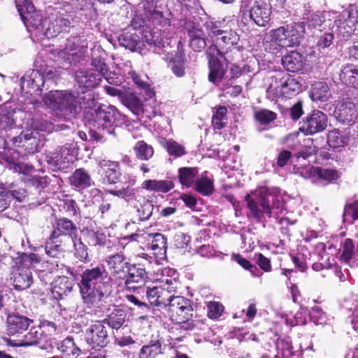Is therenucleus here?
Masks as SVG:
<instances>
[{
  "mask_svg": "<svg viewBox=\"0 0 358 358\" xmlns=\"http://www.w3.org/2000/svg\"><path fill=\"white\" fill-rule=\"evenodd\" d=\"M110 277L103 264H91L83 270L78 282L83 302L99 307V303L110 294Z\"/></svg>",
  "mask_w": 358,
  "mask_h": 358,
  "instance_id": "nucleus-1",
  "label": "nucleus"
},
{
  "mask_svg": "<svg viewBox=\"0 0 358 358\" xmlns=\"http://www.w3.org/2000/svg\"><path fill=\"white\" fill-rule=\"evenodd\" d=\"M169 300L170 319L178 327L177 329L185 331L194 330L196 323L193 320L192 302L182 296H171Z\"/></svg>",
  "mask_w": 358,
  "mask_h": 358,
  "instance_id": "nucleus-2",
  "label": "nucleus"
},
{
  "mask_svg": "<svg viewBox=\"0 0 358 358\" xmlns=\"http://www.w3.org/2000/svg\"><path fill=\"white\" fill-rule=\"evenodd\" d=\"M85 117L94 127L112 134L115 133V127L117 125L121 114L112 105L101 104L94 110H87Z\"/></svg>",
  "mask_w": 358,
  "mask_h": 358,
  "instance_id": "nucleus-3",
  "label": "nucleus"
},
{
  "mask_svg": "<svg viewBox=\"0 0 358 358\" xmlns=\"http://www.w3.org/2000/svg\"><path fill=\"white\" fill-rule=\"evenodd\" d=\"M305 25L303 22H292L268 33L271 41L280 48H293L298 46L303 38Z\"/></svg>",
  "mask_w": 358,
  "mask_h": 358,
  "instance_id": "nucleus-4",
  "label": "nucleus"
},
{
  "mask_svg": "<svg viewBox=\"0 0 358 358\" xmlns=\"http://www.w3.org/2000/svg\"><path fill=\"white\" fill-rule=\"evenodd\" d=\"M45 103L54 110L73 115L77 114L76 94L71 91H51L45 97Z\"/></svg>",
  "mask_w": 358,
  "mask_h": 358,
  "instance_id": "nucleus-5",
  "label": "nucleus"
},
{
  "mask_svg": "<svg viewBox=\"0 0 358 358\" xmlns=\"http://www.w3.org/2000/svg\"><path fill=\"white\" fill-rule=\"evenodd\" d=\"M327 124V115L320 110H314L303 117L299 130L306 136L314 135L324 131Z\"/></svg>",
  "mask_w": 358,
  "mask_h": 358,
  "instance_id": "nucleus-6",
  "label": "nucleus"
},
{
  "mask_svg": "<svg viewBox=\"0 0 358 358\" xmlns=\"http://www.w3.org/2000/svg\"><path fill=\"white\" fill-rule=\"evenodd\" d=\"M85 338L92 349L100 350L110 341L106 327L101 321L92 324L85 331Z\"/></svg>",
  "mask_w": 358,
  "mask_h": 358,
  "instance_id": "nucleus-7",
  "label": "nucleus"
},
{
  "mask_svg": "<svg viewBox=\"0 0 358 358\" xmlns=\"http://www.w3.org/2000/svg\"><path fill=\"white\" fill-rule=\"evenodd\" d=\"M259 203L262 207V210L259 208L257 202L252 199L249 194H248L245 197V200L247 202V206L250 209L252 216L257 222H259L262 220L264 213L267 215L268 217H271L272 207L271 202L273 201L274 196L266 191H262L259 194Z\"/></svg>",
  "mask_w": 358,
  "mask_h": 358,
  "instance_id": "nucleus-8",
  "label": "nucleus"
},
{
  "mask_svg": "<svg viewBox=\"0 0 358 358\" xmlns=\"http://www.w3.org/2000/svg\"><path fill=\"white\" fill-rule=\"evenodd\" d=\"M244 12L249 13L250 20L259 27H266L272 13V7L262 0H256L251 5L244 7Z\"/></svg>",
  "mask_w": 358,
  "mask_h": 358,
  "instance_id": "nucleus-9",
  "label": "nucleus"
},
{
  "mask_svg": "<svg viewBox=\"0 0 358 358\" xmlns=\"http://www.w3.org/2000/svg\"><path fill=\"white\" fill-rule=\"evenodd\" d=\"M32 322L31 319L18 311L10 312L6 316V334L9 336H18L25 332Z\"/></svg>",
  "mask_w": 358,
  "mask_h": 358,
  "instance_id": "nucleus-10",
  "label": "nucleus"
},
{
  "mask_svg": "<svg viewBox=\"0 0 358 358\" xmlns=\"http://www.w3.org/2000/svg\"><path fill=\"white\" fill-rule=\"evenodd\" d=\"M357 22V10L348 8L343 10L335 20L334 27H336V31L343 36H350L355 31Z\"/></svg>",
  "mask_w": 358,
  "mask_h": 358,
  "instance_id": "nucleus-11",
  "label": "nucleus"
},
{
  "mask_svg": "<svg viewBox=\"0 0 358 358\" xmlns=\"http://www.w3.org/2000/svg\"><path fill=\"white\" fill-rule=\"evenodd\" d=\"M71 150L66 146H59L55 151L44 154V159L54 170H59L66 166V164L73 162Z\"/></svg>",
  "mask_w": 358,
  "mask_h": 358,
  "instance_id": "nucleus-12",
  "label": "nucleus"
},
{
  "mask_svg": "<svg viewBox=\"0 0 358 358\" xmlns=\"http://www.w3.org/2000/svg\"><path fill=\"white\" fill-rule=\"evenodd\" d=\"M128 274L124 280V286L127 289L136 291L141 288L148 278V272L145 268L139 264H131Z\"/></svg>",
  "mask_w": 358,
  "mask_h": 358,
  "instance_id": "nucleus-13",
  "label": "nucleus"
},
{
  "mask_svg": "<svg viewBox=\"0 0 358 358\" xmlns=\"http://www.w3.org/2000/svg\"><path fill=\"white\" fill-rule=\"evenodd\" d=\"M103 169V183L107 185H115L118 183L122 176L121 165L118 161L102 159L99 163Z\"/></svg>",
  "mask_w": 358,
  "mask_h": 358,
  "instance_id": "nucleus-14",
  "label": "nucleus"
},
{
  "mask_svg": "<svg viewBox=\"0 0 358 358\" xmlns=\"http://www.w3.org/2000/svg\"><path fill=\"white\" fill-rule=\"evenodd\" d=\"M107 264L111 275L115 280H123L129 271L131 263L127 261V257L121 253H116L108 257Z\"/></svg>",
  "mask_w": 358,
  "mask_h": 358,
  "instance_id": "nucleus-15",
  "label": "nucleus"
},
{
  "mask_svg": "<svg viewBox=\"0 0 358 358\" xmlns=\"http://www.w3.org/2000/svg\"><path fill=\"white\" fill-rule=\"evenodd\" d=\"M51 234L62 239L67 236L72 240L78 236V228L76 223L67 217H56Z\"/></svg>",
  "mask_w": 358,
  "mask_h": 358,
  "instance_id": "nucleus-16",
  "label": "nucleus"
},
{
  "mask_svg": "<svg viewBox=\"0 0 358 358\" xmlns=\"http://www.w3.org/2000/svg\"><path fill=\"white\" fill-rule=\"evenodd\" d=\"M157 13L154 14V16L146 15L145 12L143 13L136 12L130 25L136 30H141L145 31L148 29H153L159 27H165L160 21L157 20Z\"/></svg>",
  "mask_w": 358,
  "mask_h": 358,
  "instance_id": "nucleus-17",
  "label": "nucleus"
},
{
  "mask_svg": "<svg viewBox=\"0 0 358 358\" xmlns=\"http://www.w3.org/2000/svg\"><path fill=\"white\" fill-rule=\"evenodd\" d=\"M178 50L174 55L168 56L166 59L167 67L172 73L178 78H182L185 75V52L182 49L181 41L178 43Z\"/></svg>",
  "mask_w": 358,
  "mask_h": 358,
  "instance_id": "nucleus-18",
  "label": "nucleus"
},
{
  "mask_svg": "<svg viewBox=\"0 0 358 358\" xmlns=\"http://www.w3.org/2000/svg\"><path fill=\"white\" fill-rule=\"evenodd\" d=\"M103 76L93 69L79 70L76 73V81L80 88L92 90L96 87L101 81Z\"/></svg>",
  "mask_w": 358,
  "mask_h": 358,
  "instance_id": "nucleus-19",
  "label": "nucleus"
},
{
  "mask_svg": "<svg viewBox=\"0 0 358 358\" xmlns=\"http://www.w3.org/2000/svg\"><path fill=\"white\" fill-rule=\"evenodd\" d=\"M337 117L343 123L352 124L358 116L356 105L350 99L343 100L336 107Z\"/></svg>",
  "mask_w": 358,
  "mask_h": 358,
  "instance_id": "nucleus-20",
  "label": "nucleus"
},
{
  "mask_svg": "<svg viewBox=\"0 0 358 358\" xmlns=\"http://www.w3.org/2000/svg\"><path fill=\"white\" fill-rule=\"evenodd\" d=\"M74 285L73 280L69 277L58 276L51 283V290L54 298L58 301L64 299L72 292Z\"/></svg>",
  "mask_w": 358,
  "mask_h": 358,
  "instance_id": "nucleus-21",
  "label": "nucleus"
},
{
  "mask_svg": "<svg viewBox=\"0 0 358 358\" xmlns=\"http://www.w3.org/2000/svg\"><path fill=\"white\" fill-rule=\"evenodd\" d=\"M187 27V35L189 38V46L195 52H201L206 46L205 34L199 24L189 22Z\"/></svg>",
  "mask_w": 358,
  "mask_h": 358,
  "instance_id": "nucleus-22",
  "label": "nucleus"
},
{
  "mask_svg": "<svg viewBox=\"0 0 358 358\" xmlns=\"http://www.w3.org/2000/svg\"><path fill=\"white\" fill-rule=\"evenodd\" d=\"M12 142L14 146L22 149L27 154H34L38 151L39 138L33 135V133L23 134L13 137Z\"/></svg>",
  "mask_w": 358,
  "mask_h": 358,
  "instance_id": "nucleus-23",
  "label": "nucleus"
},
{
  "mask_svg": "<svg viewBox=\"0 0 358 358\" xmlns=\"http://www.w3.org/2000/svg\"><path fill=\"white\" fill-rule=\"evenodd\" d=\"M69 181L70 185L78 191L88 189L94 184L90 173L85 168L76 169Z\"/></svg>",
  "mask_w": 358,
  "mask_h": 358,
  "instance_id": "nucleus-24",
  "label": "nucleus"
},
{
  "mask_svg": "<svg viewBox=\"0 0 358 358\" xmlns=\"http://www.w3.org/2000/svg\"><path fill=\"white\" fill-rule=\"evenodd\" d=\"M281 60L284 69L292 73L302 71L306 62L303 55L297 51H291L283 56Z\"/></svg>",
  "mask_w": 358,
  "mask_h": 358,
  "instance_id": "nucleus-25",
  "label": "nucleus"
},
{
  "mask_svg": "<svg viewBox=\"0 0 358 358\" xmlns=\"http://www.w3.org/2000/svg\"><path fill=\"white\" fill-rule=\"evenodd\" d=\"M279 83L278 87L285 98L290 99L301 92V85L289 74H285L280 78Z\"/></svg>",
  "mask_w": 358,
  "mask_h": 358,
  "instance_id": "nucleus-26",
  "label": "nucleus"
},
{
  "mask_svg": "<svg viewBox=\"0 0 358 358\" xmlns=\"http://www.w3.org/2000/svg\"><path fill=\"white\" fill-rule=\"evenodd\" d=\"M164 349L161 339H152L140 349L138 358H159L164 355Z\"/></svg>",
  "mask_w": 358,
  "mask_h": 358,
  "instance_id": "nucleus-27",
  "label": "nucleus"
},
{
  "mask_svg": "<svg viewBox=\"0 0 358 358\" xmlns=\"http://www.w3.org/2000/svg\"><path fill=\"white\" fill-rule=\"evenodd\" d=\"M148 244L150 249L153 251V254L159 259L166 257L168 248L167 239L166 236L160 233L148 234Z\"/></svg>",
  "mask_w": 358,
  "mask_h": 358,
  "instance_id": "nucleus-28",
  "label": "nucleus"
},
{
  "mask_svg": "<svg viewBox=\"0 0 358 358\" xmlns=\"http://www.w3.org/2000/svg\"><path fill=\"white\" fill-rule=\"evenodd\" d=\"M141 187L149 192L166 194L175 187V183L171 180L148 179L142 182Z\"/></svg>",
  "mask_w": 358,
  "mask_h": 358,
  "instance_id": "nucleus-29",
  "label": "nucleus"
},
{
  "mask_svg": "<svg viewBox=\"0 0 358 358\" xmlns=\"http://www.w3.org/2000/svg\"><path fill=\"white\" fill-rule=\"evenodd\" d=\"M33 282L32 274L29 268L18 267L13 274V285L16 290H24Z\"/></svg>",
  "mask_w": 358,
  "mask_h": 358,
  "instance_id": "nucleus-30",
  "label": "nucleus"
},
{
  "mask_svg": "<svg viewBox=\"0 0 358 358\" xmlns=\"http://www.w3.org/2000/svg\"><path fill=\"white\" fill-rule=\"evenodd\" d=\"M71 24V22L69 17L62 13H58L55 18L50 22L47 31L51 34L52 37L57 36L61 33L69 32Z\"/></svg>",
  "mask_w": 358,
  "mask_h": 358,
  "instance_id": "nucleus-31",
  "label": "nucleus"
},
{
  "mask_svg": "<svg viewBox=\"0 0 358 358\" xmlns=\"http://www.w3.org/2000/svg\"><path fill=\"white\" fill-rule=\"evenodd\" d=\"M118 41L121 46L124 47L132 52L136 51L141 52L144 47L143 41L140 39L138 35L124 32L120 35Z\"/></svg>",
  "mask_w": 358,
  "mask_h": 358,
  "instance_id": "nucleus-32",
  "label": "nucleus"
},
{
  "mask_svg": "<svg viewBox=\"0 0 358 358\" xmlns=\"http://www.w3.org/2000/svg\"><path fill=\"white\" fill-rule=\"evenodd\" d=\"M136 181L137 180L135 176L128 175L126 182V183H127V187H123L120 189H106L105 192L129 201V199L135 196V189L131 187L136 185Z\"/></svg>",
  "mask_w": 358,
  "mask_h": 358,
  "instance_id": "nucleus-33",
  "label": "nucleus"
},
{
  "mask_svg": "<svg viewBox=\"0 0 358 358\" xmlns=\"http://www.w3.org/2000/svg\"><path fill=\"white\" fill-rule=\"evenodd\" d=\"M162 0H141L143 11L145 12L146 15L154 16V14L158 15L157 20L160 21L165 25L170 24L169 20L164 16V13L159 10L162 7L161 1Z\"/></svg>",
  "mask_w": 358,
  "mask_h": 358,
  "instance_id": "nucleus-34",
  "label": "nucleus"
},
{
  "mask_svg": "<svg viewBox=\"0 0 358 358\" xmlns=\"http://www.w3.org/2000/svg\"><path fill=\"white\" fill-rule=\"evenodd\" d=\"M2 340L8 346L23 347L37 345L39 343V336L38 331L33 329L23 336L22 339L12 340L8 337H2Z\"/></svg>",
  "mask_w": 358,
  "mask_h": 358,
  "instance_id": "nucleus-35",
  "label": "nucleus"
},
{
  "mask_svg": "<svg viewBox=\"0 0 358 358\" xmlns=\"http://www.w3.org/2000/svg\"><path fill=\"white\" fill-rule=\"evenodd\" d=\"M75 94L77 102V113L78 112V108L91 110L96 108V102L94 93L92 90H83L80 92Z\"/></svg>",
  "mask_w": 358,
  "mask_h": 358,
  "instance_id": "nucleus-36",
  "label": "nucleus"
},
{
  "mask_svg": "<svg viewBox=\"0 0 358 358\" xmlns=\"http://www.w3.org/2000/svg\"><path fill=\"white\" fill-rule=\"evenodd\" d=\"M199 174V169L197 167L183 166L178 170V178L179 182L182 187L187 188L194 185L196 177Z\"/></svg>",
  "mask_w": 358,
  "mask_h": 358,
  "instance_id": "nucleus-37",
  "label": "nucleus"
},
{
  "mask_svg": "<svg viewBox=\"0 0 358 358\" xmlns=\"http://www.w3.org/2000/svg\"><path fill=\"white\" fill-rule=\"evenodd\" d=\"M105 56L106 52L103 49H93L92 51L91 65L94 67V70L100 73L101 76L108 80V78H106V76L108 74L109 69L105 62Z\"/></svg>",
  "mask_w": 358,
  "mask_h": 358,
  "instance_id": "nucleus-38",
  "label": "nucleus"
},
{
  "mask_svg": "<svg viewBox=\"0 0 358 358\" xmlns=\"http://www.w3.org/2000/svg\"><path fill=\"white\" fill-rule=\"evenodd\" d=\"M228 109L225 106H215L213 108L212 126L214 130H221L227 124Z\"/></svg>",
  "mask_w": 358,
  "mask_h": 358,
  "instance_id": "nucleus-39",
  "label": "nucleus"
},
{
  "mask_svg": "<svg viewBox=\"0 0 358 358\" xmlns=\"http://www.w3.org/2000/svg\"><path fill=\"white\" fill-rule=\"evenodd\" d=\"M57 348L66 358H77L82 353L71 336L64 338Z\"/></svg>",
  "mask_w": 358,
  "mask_h": 358,
  "instance_id": "nucleus-40",
  "label": "nucleus"
},
{
  "mask_svg": "<svg viewBox=\"0 0 358 358\" xmlns=\"http://www.w3.org/2000/svg\"><path fill=\"white\" fill-rule=\"evenodd\" d=\"M159 143L166 150L168 154L174 158H179L187 154L185 148L172 138L166 139L162 138L159 141Z\"/></svg>",
  "mask_w": 358,
  "mask_h": 358,
  "instance_id": "nucleus-41",
  "label": "nucleus"
},
{
  "mask_svg": "<svg viewBox=\"0 0 358 358\" xmlns=\"http://www.w3.org/2000/svg\"><path fill=\"white\" fill-rule=\"evenodd\" d=\"M340 79L347 85L354 87L358 81V65L347 64L343 66Z\"/></svg>",
  "mask_w": 358,
  "mask_h": 358,
  "instance_id": "nucleus-42",
  "label": "nucleus"
},
{
  "mask_svg": "<svg viewBox=\"0 0 358 358\" xmlns=\"http://www.w3.org/2000/svg\"><path fill=\"white\" fill-rule=\"evenodd\" d=\"M64 241L62 238L50 234L45 243V253L51 257H57L64 250Z\"/></svg>",
  "mask_w": 358,
  "mask_h": 358,
  "instance_id": "nucleus-43",
  "label": "nucleus"
},
{
  "mask_svg": "<svg viewBox=\"0 0 358 358\" xmlns=\"http://www.w3.org/2000/svg\"><path fill=\"white\" fill-rule=\"evenodd\" d=\"M126 313L122 309H115L101 322L114 329H119L125 322Z\"/></svg>",
  "mask_w": 358,
  "mask_h": 358,
  "instance_id": "nucleus-44",
  "label": "nucleus"
},
{
  "mask_svg": "<svg viewBox=\"0 0 358 358\" xmlns=\"http://www.w3.org/2000/svg\"><path fill=\"white\" fill-rule=\"evenodd\" d=\"M133 149L136 158L142 161L150 159L155 153L153 147L144 141L136 142Z\"/></svg>",
  "mask_w": 358,
  "mask_h": 358,
  "instance_id": "nucleus-45",
  "label": "nucleus"
},
{
  "mask_svg": "<svg viewBox=\"0 0 358 358\" xmlns=\"http://www.w3.org/2000/svg\"><path fill=\"white\" fill-rule=\"evenodd\" d=\"M329 96V88L326 83L315 82L312 85L310 96L313 100L326 101Z\"/></svg>",
  "mask_w": 358,
  "mask_h": 358,
  "instance_id": "nucleus-46",
  "label": "nucleus"
},
{
  "mask_svg": "<svg viewBox=\"0 0 358 358\" xmlns=\"http://www.w3.org/2000/svg\"><path fill=\"white\" fill-rule=\"evenodd\" d=\"M238 41L239 36L236 32L224 31L220 37L217 38V43L220 48L227 52L233 46L237 45Z\"/></svg>",
  "mask_w": 358,
  "mask_h": 358,
  "instance_id": "nucleus-47",
  "label": "nucleus"
},
{
  "mask_svg": "<svg viewBox=\"0 0 358 358\" xmlns=\"http://www.w3.org/2000/svg\"><path fill=\"white\" fill-rule=\"evenodd\" d=\"M276 350L285 358H294L299 356L300 352L294 351L291 340L288 338L278 339L275 344Z\"/></svg>",
  "mask_w": 358,
  "mask_h": 358,
  "instance_id": "nucleus-48",
  "label": "nucleus"
},
{
  "mask_svg": "<svg viewBox=\"0 0 358 358\" xmlns=\"http://www.w3.org/2000/svg\"><path fill=\"white\" fill-rule=\"evenodd\" d=\"M341 177V173L336 169H325L317 166L316 181L324 182L326 184L332 183Z\"/></svg>",
  "mask_w": 358,
  "mask_h": 358,
  "instance_id": "nucleus-49",
  "label": "nucleus"
},
{
  "mask_svg": "<svg viewBox=\"0 0 358 358\" xmlns=\"http://www.w3.org/2000/svg\"><path fill=\"white\" fill-rule=\"evenodd\" d=\"M122 102L135 115H139L143 103L136 94L134 93L124 94L122 96Z\"/></svg>",
  "mask_w": 358,
  "mask_h": 358,
  "instance_id": "nucleus-50",
  "label": "nucleus"
},
{
  "mask_svg": "<svg viewBox=\"0 0 358 358\" xmlns=\"http://www.w3.org/2000/svg\"><path fill=\"white\" fill-rule=\"evenodd\" d=\"M24 84L27 83V87L38 90L44 85L43 76L38 70H32L29 75H26L21 79Z\"/></svg>",
  "mask_w": 358,
  "mask_h": 358,
  "instance_id": "nucleus-51",
  "label": "nucleus"
},
{
  "mask_svg": "<svg viewBox=\"0 0 358 358\" xmlns=\"http://www.w3.org/2000/svg\"><path fill=\"white\" fill-rule=\"evenodd\" d=\"M276 113L268 109L262 108L256 110L253 114L254 120L261 125L266 126L277 119Z\"/></svg>",
  "mask_w": 358,
  "mask_h": 358,
  "instance_id": "nucleus-52",
  "label": "nucleus"
},
{
  "mask_svg": "<svg viewBox=\"0 0 358 358\" xmlns=\"http://www.w3.org/2000/svg\"><path fill=\"white\" fill-rule=\"evenodd\" d=\"M327 143L329 147L334 149L344 148L346 144L345 136L338 129H334L329 131L327 134Z\"/></svg>",
  "mask_w": 358,
  "mask_h": 358,
  "instance_id": "nucleus-53",
  "label": "nucleus"
},
{
  "mask_svg": "<svg viewBox=\"0 0 358 358\" xmlns=\"http://www.w3.org/2000/svg\"><path fill=\"white\" fill-rule=\"evenodd\" d=\"M194 185L195 191L203 196H210L214 191L213 182L207 177L196 179Z\"/></svg>",
  "mask_w": 358,
  "mask_h": 358,
  "instance_id": "nucleus-54",
  "label": "nucleus"
},
{
  "mask_svg": "<svg viewBox=\"0 0 358 358\" xmlns=\"http://www.w3.org/2000/svg\"><path fill=\"white\" fill-rule=\"evenodd\" d=\"M73 243L74 255L80 262H87L89 261V253L87 245L83 242L81 238L76 236L71 240Z\"/></svg>",
  "mask_w": 358,
  "mask_h": 358,
  "instance_id": "nucleus-55",
  "label": "nucleus"
},
{
  "mask_svg": "<svg viewBox=\"0 0 358 358\" xmlns=\"http://www.w3.org/2000/svg\"><path fill=\"white\" fill-rule=\"evenodd\" d=\"M158 114V108L155 104L145 103L142 104L139 115L137 117L140 120H143L145 122L151 120Z\"/></svg>",
  "mask_w": 358,
  "mask_h": 358,
  "instance_id": "nucleus-56",
  "label": "nucleus"
},
{
  "mask_svg": "<svg viewBox=\"0 0 358 358\" xmlns=\"http://www.w3.org/2000/svg\"><path fill=\"white\" fill-rule=\"evenodd\" d=\"M85 241L90 246H103L106 242V237L103 234L95 233L87 230L84 233Z\"/></svg>",
  "mask_w": 358,
  "mask_h": 358,
  "instance_id": "nucleus-57",
  "label": "nucleus"
},
{
  "mask_svg": "<svg viewBox=\"0 0 358 358\" xmlns=\"http://www.w3.org/2000/svg\"><path fill=\"white\" fill-rule=\"evenodd\" d=\"M14 112L6 106L0 108V128L6 129L10 128L14 124Z\"/></svg>",
  "mask_w": 358,
  "mask_h": 358,
  "instance_id": "nucleus-58",
  "label": "nucleus"
},
{
  "mask_svg": "<svg viewBox=\"0 0 358 358\" xmlns=\"http://www.w3.org/2000/svg\"><path fill=\"white\" fill-rule=\"evenodd\" d=\"M343 219L344 222H349L358 220V200L345 206Z\"/></svg>",
  "mask_w": 358,
  "mask_h": 358,
  "instance_id": "nucleus-59",
  "label": "nucleus"
},
{
  "mask_svg": "<svg viewBox=\"0 0 358 358\" xmlns=\"http://www.w3.org/2000/svg\"><path fill=\"white\" fill-rule=\"evenodd\" d=\"M343 252L341 255V260L345 264H349L354 255L355 245L352 239H345L343 245Z\"/></svg>",
  "mask_w": 358,
  "mask_h": 358,
  "instance_id": "nucleus-60",
  "label": "nucleus"
},
{
  "mask_svg": "<svg viewBox=\"0 0 358 358\" xmlns=\"http://www.w3.org/2000/svg\"><path fill=\"white\" fill-rule=\"evenodd\" d=\"M309 317L316 325H324L327 322V315L319 306H314L309 312Z\"/></svg>",
  "mask_w": 358,
  "mask_h": 358,
  "instance_id": "nucleus-61",
  "label": "nucleus"
},
{
  "mask_svg": "<svg viewBox=\"0 0 358 358\" xmlns=\"http://www.w3.org/2000/svg\"><path fill=\"white\" fill-rule=\"evenodd\" d=\"M5 160L10 165L9 169L12 170L14 173L25 174L33 169L31 165L24 163H16L11 157H6Z\"/></svg>",
  "mask_w": 358,
  "mask_h": 358,
  "instance_id": "nucleus-62",
  "label": "nucleus"
},
{
  "mask_svg": "<svg viewBox=\"0 0 358 358\" xmlns=\"http://www.w3.org/2000/svg\"><path fill=\"white\" fill-rule=\"evenodd\" d=\"M207 315L209 318L215 320L219 318L224 311V306L217 301H210L207 304Z\"/></svg>",
  "mask_w": 358,
  "mask_h": 358,
  "instance_id": "nucleus-63",
  "label": "nucleus"
},
{
  "mask_svg": "<svg viewBox=\"0 0 358 358\" xmlns=\"http://www.w3.org/2000/svg\"><path fill=\"white\" fill-rule=\"evenodd\" d=\"M169 294V291L158 287H148L146 290L147 299L152 306L157 302V300H159V294Z\"/></svg>",
  "mask_w": 358,
  "mask_h": 358,
  "instance_id": "nucleus-64",
  "label": "nucleus"
}]
</instances>
